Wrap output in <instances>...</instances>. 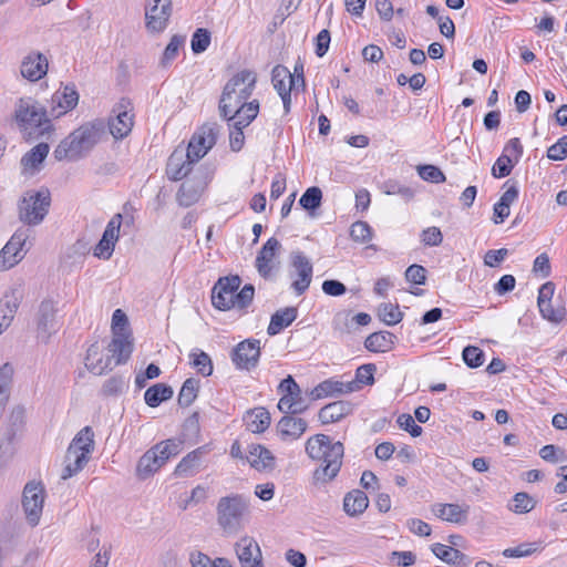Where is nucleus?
I'll return each instance as SVG.
<instances>
[{
  "mask_svg": "<svg viewBox=\"0 0 567 567\" xmlns=\"http://www.w3.org/2000/svg\"><path fill=\"white\" fill-rule=\"evenodd\" d=\"M240 284L241 280L239 276L219 278L212 290L213 306L220 311H227L234 308L235 293Z\"/></svg>",
  "mask_w": 567,
  "mask_h": 567,
  "instance_id": "12",
  "label": "nucleus"
},
{
  "mask_svg": "<svg viewBox=\"0 0 567 567\" xmlns=\"http://www.w3.org/2000/svg\"><path fill=\"white\" fill-rule=\"evenodd\" d=\"M306 453L315 461L322 462L313 472L317 482L332 481L342 466L344 447L341 442H332L329 435L316 434L306 442Z\"/></svg>",
  "mask_w": 567,
  "mask_h": 567,
  "instance_id": "2",
  "label": "nucleus"
},
{
  "mask_svg": "<svg viewBox=\"0 0 567 567\" xmlns=\"http://www.w3.org/2000/svg\"><path fill=\"white\" fill-rule=\"evenodd\" d=\"M369 505V498L364 492L353 489L346 494L343 498V509L349 516L362 514Z\"/></svg>",
  "mask_w": 567,
  "mask_h": 567,
  "instance_id": "35",
  "label": "nucleus"
},
{
  "mask_svg": "<svg viewBox=\"0 0 567 567\" xmlns=\"http://www.w3.org/2000/svg\"><path fill=\"white\" fill-rule=\"evenodd\" d=\"M355 382L343 383L336 380H326L311 390V400H319L333 394L350 393L357 390Z\"/></svg>",
  "mask_w": 567,
  "mask_h": 567,
  "instance_id": "27",
  "label": "nucleus"
},
{
  "mask_svg": "<svg viewBox=\"0 0 567 567\" xmlns=\"http://www.w3.org/2000/svg\"><path fill=\"white\" fill-rule=\"evenodd\" d=\"M85 367L90 372L101 375L106 370H111L114 365L112 358L107 357L105 360L100 358V347L97 343H93L86 351Z\"/></svg>",
  "mask_w": 567,
  "mask_h": 567,
  "instance_id": "31",
  "label": "nucleus"
},
{
  "mask_svg": "<svg viewBox=\"0 0 567 567\" xmlns=\"http://www.w3.org/2000/svg\"><path fill=\"white\" fill-rule=\"evenodd\" d=\"M172 0H148L145 7V27L151 33L163 32L172 16Z\"/></svg>",
  "mask_w": 567,
  "mask_h": 567,
  "instance_id": "10",
  "label": "nucleus"
},
{
  "mask_svg": "<svg viewBox=\"0 0 567 567\" xmlns=\"http://www.w3.org/2000/svg\"><path fill=\"white\" fill-rule=\"evenodd\" d=\"M20 72L31 82L39 81L48 72V60L40 52H31L22 60Z\"/></svg>",
  "mask_w": 567,
  "mask_h": 567,
  "instance_id": "20",
  "label": "nucleus"
},
{
  "mask_svg": "<svg viewBox=\"0 0 567 567\" xmlns=\"http://www.w3.org/2000/svg\"><path fill=\"white\" fill-rule=\"evenodd\" d=\"M20 435L0 430V462L7 463L16 453V443Z\"/></svg>",
  "mask_w": 567,
  "mask_h": 567,
  "instance_id": "47",
  "label": "nucleus"
},
{
  "mask_svg": "<svg viewBox=\"0 0 567 567\" xmlns=\"http://www.w3.org/2000/svg\"><path fill=\"white\" fill-rule=\"evenodd\" d=\"M89 457H84L83 453H74L73 455H70V451H66L65 454V461H64V467L62 470L61 478L68 480L82 471V468L87 463Z\"/></svg>",
  "mask_w": 567,
  "mask_h": 567,
  "instance_id": "45",
  "label": "nucleus"
},
{
  "mask_svg": "<svg viewBox=\"0 0 567 567\" xmlns=\"http://www.w3.org/2000/svg\"><path fill=\"white\" fill-rule=\"evenodd\" d=\"M431 512L442 520L463 525L468 519L470 506L467 504L436 503L431 506Z\"/></svg>",
  "mask_w": 567,
  "mask_h": 567,
  "instance_id": "18",
  "label": "nucleus"
},
{
  "mask_svg": "<svg viewBox=\"0 0 567 567\" xmlns=\"http://www.w3.org/2000/svg\"><path fill=\"white\" fill-rule=\"evenodd\" d=\"M462 357L465 364L471 369L481 367L484 363L485 359L484 351L478 347L474 346L465 347L463 349Z\"/></svg>",
  "mask_w": 567,
  "mask_h": 567,
  "instance_id": "55",
  "label": "nucleus"
},
{
  "mask_svg": "<svg viewBox=\"0 0 567 567\" xmlns=\"http://www.w3.org/2000/svg\"><path fill=\"white\" fill-rule=\"evenodd\" d=\"M94 433L91 426L83 427L72 440L68 451H70V455L74 453H83L84 457H89V455L94 450Z\"/></svg>",
  "mask_w": 567,
  "mask_h": 567,
  "instance_id": "32",
  "label": "nucleus"
},
{
  "mask_svg": "<svg viewBox=\"0 0 567 567\" xmlns=\"http://www.w3.org/2000/svg\"><path fill=\"white\" fill-rule=\"evenodd\" d=\"M29 229H18L0 251V270H8L22 258L23 246L29 238Z\"/></svg>",
  "mask_w": 567,
  "mask_h": 567,
  "instance_id": "14",
  "label": "nucleus"
},
{
  "mask_svg": "<svg viewBox=\"0 0 567 567\" xmlns=\"http://www.w3.org/2000/svg\"><path fill=\"white\" fill-rule=\"evenodd\" d=\"M298 310L296 307H286L277 310L270 318L267 333L269 336H276L281 330L290 326L297 318Z\"/></svg>",
  "mask_w": 567,
  "mask_h": 567,
  "instance_id": "29",
  "label": "nucleus"
},
{
  "mask_svg": "<svg viewBox=\"0 0 567 567\" xmlns=\"http://www.w3.org/2000/svg\"><path fill=\"white\" fill-rule=\"evenodd\" d=\"M539 312L544 319L551 323H560L566 319L567 311L564 306L553 307L551 302L538 307Z\"/></svg>",
  "mask_w": 567,
  "mask_h": 567,
  "instance_id": "56",
  "label": "nucleus"
},
{
  "mask_svg": "<svg viewBox=\"0 0 567 567\" xmlns=\"http://www.w3.org/2000/svg\"><path fill=\"white\" fill-rule=\"evenodd\" d=\"M202 192V187L196 186L190 182H185L181 185L177 192V203L183 207H189L198 202Z\"/></svg>",
  "mask_w": 567,
  "mask_h": 567,
  "instance_id": "44",
  "label": "nucleus"
},
{
  "mask_svg": "<svg viewBox=\"0 0 567 567\" xmlns=\"http://www.w3.org/2000/svg\"><path fill=\"white\" fill-rule=\"evenodd\" d=\"M295 414H285L277 423L276 429L282 441L298 440L307 430L308 423Z\"/></svg>",
  "mask_w": 567,
  "mask_h": 567,
  "instance_id": "22",
  "label": "nucleus"
},
{
  "mask_svg": "<svg viewBox=\"0 0 567 567\" xmlns=\"http://www.w3.org/2000/svg\"><path fill=\"white\" fill-rule=\"evenodd\" d=\"M255 288L252 285H245L239 292L236 291L234 299V308L245 309L247 308L254 299Z\"/></svg>",
  "mask_w": 567,
  "mask_h": 567,
  "instance_id": "61",
  "label": "nucleus"
},
{
  "mask_svg": "<svg viewBox=\"0 0 567 567\" xmlns=\"http://www.w3.org/2000/svg\"><path fill=\"white\" fill-rule=\"evenodd\" d=\"M199 390V381L195 378H188L184 381L179 393H178V404L183 408L189 406L195 399L197 398Z\"/></svg>",
  "mask_w": 567,
  "mask_h": 567,
  "instance_id": "49",
  "label": "nucleus"
},
{
  "mask_svg": "<svg viewBox=\"0 0 567 567\" xmlns=\"http://www.w3.org/2000/svg\"><path fill=\"white\" fill-rule=\"evenodd\" d=\"M271 82L278 94L291 92L296 85L295 76L288 68L284 65H276L271 71Z\"/></svg>",
  "mask_w": 567,
  "mask_h": 567,
  "instance_id": "37",
  "label": "nucleus"
},
{
  "mask_svg": "<svg viewBox=\"0 0 567 567\" xmlns=\"http://www.w3.org/2000/svg\"><path fill=\"white\" fill-rule=\"evenodd\" d=\"M431 550L439 559L450 565L458 564L465 558V555L458 549L441 543L433 544Z\"/></svg>",
  "mask_w": 567,
  "mask_h": 567,
  "instance_id": "46",
  "label": "nucleus"
},
{
  "mask_svg": "<svg viewBox=\"0 0 567 567\" xmlns=\"http://www.w3.org/2000/svg\"><path fill=\"white\" fill-rule=\"evenodd\" d=\"M185 37L179 34H174L171 38V41L166 45L162 59H161V65L167 66L168 64L174 61L178 54L179 49L184 45Z\"/></svg>",
  "mask_w": 567,
  "mask_h": 567,
  "instance_id": "52",
  "label": "nucleus"
},
{
  "mask_svg": "<svg viewBox=\"0 0 567 567\" xmlns=\"http://www.w3.org/2000/svg\"><path fill=\"white\" fill-rule=\"evenodd\" d=\"M51 195L45 188L28 190L18 203L20 221L28 226L40 225L49 213Z\"/></svg>",
  "mask_w": 567,
  "mask_h": 567,
  "instance_id": "5",
  "label": "nucleus"
},
{
  "mask_svg": "<svg viewBox=\"0 0 567 567\" xmlns=\"http://www.w3.org/2000/svg\"><path fill=\"white\" fill-rule=\"evenodd\" d=\"M163 465L159 463L155 452L152 449L146 451L140 458L136 467V474L141 480H145L157 472Z\"/></svg>",
  "mask_w": 567,
  "mask_h": 567,
  "instance_id": "40",
  "label": "nucleus"
},
{
  "mask_svg": "<svg viewBox=\"0 0 567 567\" xmlns=\"http://www.w3.org/2000/svg\"><path fill=\"white\" fill-rule=\"evenodd\" d=\"M417 173L420 177L426 182L440 184L445 182V175L444 173L434 165H420L417 167Z\"/></svg>",
  "mask_w": 567,
  "mask_h": 567,
  "instance_id": "59",
  "label": "nucleus"
},
{
  "mask_svg": "<svg viewBox=\"0 0 567 567\" xmlns=\"http://www.w3.org/2000/svg\"><path fill=\"white\" fill-rule=\"evenodd\" d=\"M25 425V409L21 405L14 406L7 422L1 427L4 431L21 435Z\"/></svg>",
  "mask_w": 567,
  "mask_h": 567,
  "instance_id": "48",
  "label": "nucleus"
},
{
  "mask_svg": "<svg viewBox=\"0 0 567 567\" xmlns=\"http://www.w3.org/2000/svg\"><path fill=\"white\" fill-rule=\"evenodd\" d=\"M353 405L349 401H336L320 409L318 419L322 424L336 423L351 414Z\"/></svg>",
  "mask_w": 567,
  "mask_h": 567,
  "instance_id": "26",
  "label": "nucleus"
},
{
  "mask_svg": "<svg viewBox=\"0 0 567 567\" xmlns=\"http://www.w3.org/2000/svg\"><path fill=\"white\" fill-rule=\"evenodd\" d=\"M183 442L177 439H168L166 441H162L152 447L153 452H155L159 463L164 465L166 461L176 456L182 450Z\"/></svg>",
  "mask_w": 567,
  "mask_h": 567,
  "instance_id": "42",
  "label": "nucleus"
},
{
  "mask_svg": "<svg viewBox=\"0 0 567 567\" xmlns=\"http://www.w3.org/2000/svg\"><path fill=\"white\" fill-rule=\"evenodd\" d=\"M174 394L173 389L164 383H156L145 391V403L151 408L158 406L162 402L169 400Z\"/></svg>",
  "mask_w": 567,
  "mask_h": 567,
  "instance_id": "39",
  "label": "nucleus"
},
{
  "mask_svg": "<svg viewBox=\"0 0 567 567\" xmlns=\"http://www.w3.org/2000/svg\"><path fill=\"white\" fill-rule=\"evenodd\" d=\"M190 357L193 358L192 364L194 368H196L198 373H200L203 377L212 375L213 362L210 357L206 352H193L190 353Z\"/></svg>",
  "mask_w": 567,
  "mask_h": 567,
  "instance_id": "54",
  "label": "nucleus"
},
{
  "mask_svg": "<svg viewBox=\"0 0 567 567\" xmlns=\"http://www.w3.org/2000/svg\"><path fill=\"white\" fill-rule=\"evenodd\" d=\"M249 503L239 494L221 497L217 504V523L225 533L235 534L241 528V522L247 514Z\"/></svg>",
  "mask_w": 567,
  "mask_h": 567,
  "instance_id": "6",
  "label": "nucleus"
},
{
  "mask_svg": "<svg viewBox=\"0 0 567 567\" xmlns=\"http://www.w3.org/2000/svg\"><path fill=\"white\" fill-rule=\"evenodd\" d=\"M544 548L543 542L522 543L516 547L503 550V556L508 558H520L530 556Z\"/></svg>",
  "mask_w": 567,
  "mask_h": 567,
  "instance_id": "50",
  "label": "nucleus"
},
{
  "mask_svg": "<svg viewBox=\"0 0 567 567\" xmlns=\"http://www.w3.org/2000/svg\"><path fill=\"white\" fill-rule=\"evenodd\" d=\"M245 458L257 471H271L276 464L272 453L260 444H250Z\"/></svg>",
  "mask_w": 567,
  "mask_h": 567,
  "instance_id": "25",
  "label": "nucleus"
},
{
  "mask_svg": "<svg viewBox=\"0 0 567 567\" xmlns=\"http://www.w3.org/2000/svg\"><path fill=\"white\" fill-rule=\"evenodd\" d=\"M350 236L357 243H368L372 238V228L365 221H355L351 225Z\"/></svg>",
  "mask_w": 567,
  "mask_h": 567,
  "instance_id": "58",
  "label": "nucleus"
},
{
  "mask_svg": "<svg viewBox=\"0 0 567 567\" xmlns=\"http://www.w3.org/2000/svg\"><path fill=\"white\" fill-rule=\"evenodd\" d=\"M535 507V501L527 493H516L514 496V506L511 508L513 512L518 514H525L533 511Z\"/></svg>",
  "mask_w": 567,
  "mask_h": 567,
  "instance_id": "60",
  "label": "nucleus"
},
{
  "mask_svg": "<svg viewBox=\"0 0 567 567\" xmlns=\"http://www.w3.org/2000/svg\"><path fill=\"white\" fill-rule=\"evenodd\" d=\"M352 322L353 321L350 311H339L332 319V327L340 333H350Z\"/></svg>",
  "mask_w": 567,
  "mask_h": 567,
  "instance_id": "62",
  "label": "nucleus"
},
{
  "mask_svg": "<svg viewBox=\"0 0 567 567\" xmlns=\"http://www.w3.org/2000/svg\"><path fill=\"white\" fill-rule=\"evenodd\" d=\"M128 100L122 99L113 109L114 118L109 122L110 133L116 140H122L128 135L133 127V114Z\"/></svg>",
  "mask_w": 567,
  "mask_h": 567,
  "instance_id": "16",
  "label": "nucleus"
},
{
  "mask_svg": "<svg viewBox=\"0 0 567 567\" xmlns=\"http://www.w3.org/2000/svg\"><path fill=\"white\" fill-rule=\"evenodd\" d=\"M235 551L241 567L262 566V554L258 543L250 536L241 537L235 544Z\"/></svg>",
  "mask_w": 567,
  "mask_h": 567,
  "instance_id": "17",
  "label": "nucleus"
},
{
  "mask_svg": "<svg viewBox=\"0 0 567 567\" xmlns=\"http://www.w3.org/2000/svg\"><path fill=\"white\" fill-rule=\"evenodd\" d=\"M16 120L30 137H40L52 128L45 109L31 99H20L16 109Z\"/></svg>",
  "mask_w": 567,
  "mask_h": 567,
  "instance_id": "4",
  "label": "nucleus"
},
{
  "mask_svg": "<svg viewBox=\"0 0 567 567\" xmlns=\"http://www.w3.org/2000/svg\"><path fill=\"white\" fill-rule=\"evenodd\" d=\"M278 390L282 393L277 405L280 412L300 414L308 410L309 405L302 396V391L291 375L279 383Z\"/></svg>",
  "mask_w": 567,
  "mask_h": 567,
  "instance_id": "7",
  "label": "nucleus"
},
{
  "mask_svg": "<svg viewBox=\"0 0 567 567\" xmlns=\"http://www.w3.org/2000/svg\"><path fill=\"white\" fill-rule=\"evenodd\" d=\"M518 197V188L516 185L509 186L501 196L499 200L494 205V217L495 224H502L505 218L509 216L511 205Z\"/></svg>",
  "mask_w": 567,
  "mask_h": 567,
  "instance_id": "30",
  "label": "nucleus"
},
{
  "mask_svg": "<svg viewBox=\"0 0 567 567\" xmlns=\"http://www.w3.org/2000/svg\"><path fill=\"white\" fill-rule=\"evenodd\" d=\"M257 83V75L250 70H241L225 84L220 100L219 113L227 117L239 104L247 102Z\"/></svg>",
  "mask_w": 567,
  "mask_h": 567,
  "instance_id": "3",
  "label": "nucleus"
},
{
  "mask_svg": "<svg viewBox=\"0 0 567 567\" xmlns=\"http://www.w3.org/2000/svg\"><path fill=\"white\" fill-rule=\"evenodd\" d=\"M19 308V299L14 295H6L0 299V334L7 330Z\"/></svg>",
  "mask_w": 567,
  "mask_h": 567,
  "instance_id": "38",
  "label": "nucleus"
},
{
  "mask_svg": "<svg viewBox=\"0 0 567 567\" xmlns=\"http://www.w3.org/2000/svg\"><path fill=\"white\" fill-rule=\"evenodd\" d=\"M378 316L388 326H394L402 320V312L399 306L390 302L379 306Z\"/></svg>",
  "mask_w": 567,
  "mask_h": 567,
  "instance_id": "51",
  "label": "nucleus"
},
{
  "mask_svg": "<svg viewBox=\"0 0 567 567\" xmlns=\"http://www.w3.org/2000/svg\"><path fill=\"white\" fill-rule=\"evenodd\" d=\"M44 488L40 483L29 482L23 488L22 507L30 525L35 526L40 517L44 503Z\"/></svg>",
  "mask_w": 567,
  "mask_h": 567,
  "instance_id": "11",
  "label": "nucleus"
},
{
  "mask_svg": "<svg viewBox=\"0 0 567 567\" xmlns=\"http://www.w3.org/2000/svg\"><path fill=\"white\" fill-rule=\"evenodd\" d=\"M133 349L134 343L131 333H120V336H113L112 341L107 346L113 365L116 367L126 363L131 358Z\"/></svg>",
  "mask_w": 567,
  "mask_h": 567,
  "instance_id": "19",
  "label": "nucleus"
},
{
  "mask_svg": "<svg viewBox=\"0 0 567 567\" xmlns=\"http://www.w3.org/2000/svg\"><path fill=\"white\" fill-rule=\"evenodd\" d=\"M396 337L389 331L373 332L367 337L364 347L371 352H386L392 349Z\"/></svg>",
  "mask_w": 567,
  "mask_h": 567,
  "instance_id": "36",
  "label": "nucleus"
},
{
  "mask_svg": "<svg viewBox=\"0 0 567 567\" xmlns=\"http://www.w3.org/2000/svg\"><path fill=\"white\" fill-rule=\"evenodd\" d=\"M280 247L281 245L279 240L275 237H271L264 244L260 251L258 252L256 258V267L262 278L266 279L270 276L272 271L271 261Z\"/></svg>",
  "mask_w": 567,
  "mask_h": 567,
  "instance_id": "24",
  "label": "nucleus"
},
{
  "mask_svg": "<svg viewBox=\"0 0 567 567\" xmlns=\"http://www.w3.org/2000/svg\"><path fill=\"white\" fill-rule=\"evenodd\" d=\"M219 126L217 123H205L192 136L186 157L195 162L202 159L210 148L216 144Z\"/></svg>",
  "mask_w": 567,
  "mask_h": 567,
  "instance_id": "9",
  "label": "nucleus"
},
{
  "mask_svg": "<svg viewBox=\"0 0 567 567\" xmlns=\"http://www.w3.org/2000/svg\"><path fill=\"white\" fill-rule=\"evenodd\" d=\"M270 413L261 406L248 411L244 416L247 430L252 433L266 431L270 425Z\"/></svg>",
  "mask_w": 567,
  "mask_h": 567,
  "instance_id": "33",
  "label": "nucleus"
},
{
  "mask_svg": "<svg viewBox=\"0 0 567 567\" xmlns=\"http://www.w3.org/2000/svg\"><path fill=\"white\" fill-rule=\"evenodd\" d=\"M196 162L186 157V153L175 150L168 157L166 173L169 179L181 181L185 178L193 169Z\"/></svg>",
  "mask_w": 567,
  "mask_h": 567,
  "instance_id": "23",
  "label": "nucleus"
},
{
  "mask_svg": "<svg viewBox=\"0 0 567 567\" xmlns=\"http://www.w3.org/2000/svg\"><path fill=\"white\" fill-rule=\"evenodd\" d=\"M322 190L318 186L306 189L299 199V205L308 212L310 217L316 216V210L321 206Z\"/></svg>",
  "mask_w": 567,
  "mask_h": 567,
  "instance_id": "41",
  "label": "nucleus"
},
{
  "mask_svg": "<svg viewBox=\"0 0 567 567\" xmlns=\"http://www.w3.org/2000/svg\"><path fill=\"white\" fill-rule=\"evenodd\" d=\"M259 113V101L252 100L244 102L237 106L231 114L224 117L227 121H234L238 127H247Z\"/></svg>",
  "mask_w": 567,
  "mask_h": 567,
  "instance_id": "28",
  "label": "nucleus"
},
{
  "mask_svg": "<svg viewBox=\"0 0 567 567\" xmlns=\"http://www.w3.org/2000/svg\"><path fill=\"white\" fill-rule=\"evenodd\" d=\"M230 358L238 370L250 371L255 369L260 358V341L246 339L239 342L233 349Z\"/></svg>",
  "mask_w": 567,
  "mask_h": 567,
  "instance_id": "13",
  "label": "nucleus"
},
{
  "mask_svg": "<svg viewBox=\"0 0 567 567\" xmlns=\"http://www.w3.org/2000/svg\"><path fill=\"white\" fill-rule=\"evenodd\" d=\"M104 135L105 124L102 120L86 122L62 140L53 155L56 161L76 162L85 157Z\"/></svg>",
  "mask_w": 567,
  "mask_h": 567,
  "instance_id": "1",
  "label": "nucleus"
},
{
  "mask_svg": "<svg viewBox=\"0 0 567 567\" xmlns=\"http://www.w3.org/2000/svg\"><path fill=\"white\" fill-rule=\"evenodd\" d=\"M49 145L47 143H39L21 159V164L25 169H35L45 159L49 153Z\"/></svg>",
  "mask_w": 567,
  "mask_h": 567,
  "instance_id": "43",
  "label": "nucleus"
},
{
  "mask_svg": "<svg viewBox=\"0 0 567 567\" xmlns=\"http://www.w3.org/2000/svg\"><path fill=\"white\" fill-rule=\"evenodd\" d=\"M56 303L51 299L41 301L37 312L38 338L47 342L58 329Z\"/></svg>",
  "mask_w": 567,
  "mask_h": 567,
  "instance_id": "15",
  "label": "nucleus"
},
{
  "mask_svg": "<svg viewBox=\"0 0 567 567\" xmlns=\"http://www.w3.org/2000/svg\"><path fill=\"white\" fill-rule=\"evenodd\" d=\"M313 267L309 258L301 251L290 255L289 278L291 289L297 296L303 295L312 281Z\"/></svg>",
  "mask_w": 567,
  "mask_h": 567,
  "instance_id": "8",
  "label": "nucleus"
},
{
  "mask_svg": "<svg viewBox=\"0 0 567 567\" xmlns=\"http://www.w3.org/2000/svg\"><path fill=\"white\" fill-rule=\"evenodd\" d=\"M515 162L509 154H502L492 167V175L495 178H503L508 176L514 168Z\"/></svg>",
  "mask_w": 567,
  "mask_h": 567,
  "instance_id": "53",
  "label": "nucleus"
},
{
  "mask_svg": "<svg viewBox=\"0 0 567 567\" xmlns=\"http://www.w3.org/2000/svg\"><path fill=\"white\" fill-rule=\"evenodd\" d=\"M126 381L121 375H114L107 379L103 386L102 392L104 395H117L124 391Z\"/></svg>",
  "mask_w": 567,
  "mask_h": 567,
  "instance_id": "63",
  "label": "nucleus"
},
{
  "mask_svg": "<svg viewBox=\"0 0 567 567\" xmlns=\"http://www.w3.org/2000/svg\"><path fill=\"white\" fill-rule=\"evenodd\" d=\"M547 157L551 161H563L567 157V135L548 147Z\"/></svg>",
  "mask_w": 567,
  "mask_h": 567,
  "instance_id": "64",
  "label": "nucleus"
},
{
  "mask_svg": "<svg viewBox=\"0 0 567 567\" xmlns=\"http://www.w3.org/2000/svg\"><path fill=\"white\" fill-rule=\"evenodd\" d=\"M204 453V447H198L189 452L177 464L174 474L178 477H188L194 475L200 465V460Z\"/></svg>",
  "mask_w": 567,
  "mask_h": 567,
  "instance_id": "34",
  "label": "nucleus"
},
{
  "mask_svg": "<svg viewBox=\"0 0 567 567\" xmlns=\"http://www.w3.org/2000/svg\"><path fill=\"white\" fill-rule=\"evenodd\" d=\"M210 44V32L207 29H197L192 37V51L195 54L203 53Z\"/></svg>",
  "mask_w": 567,
  "mask_h": 567,
  "instance_id": "57",
  "label": "nucleus"
},
{
  "mask_svg": "<svg viewBox=\"0 0 567 567\" xmlns=\"http://www.w3.org/2000/svg\"><path fill=\"white\" fill-rule=\"evenodd\" d=\"M79 93L75 85L70 83L63 85L52 96V103L56 104V109H52V114L59 117L66 112L73 110L79 103Z\"/></svg>",
  "mask_w": 567,
  "mask_h": 567,
  "instance_id": "21",
  "label": "nucleus"
}]
</instances>
